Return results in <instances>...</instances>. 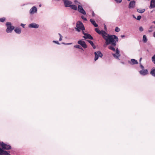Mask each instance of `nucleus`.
I'll return each mask as SVG.
<instances>
[{"label": "nucleus", "instance_id": "9", "mask_svg": "<svg viewBox=\"0 0 155 155\" xmlns=\"http://www.w3.org/2000/svg\"><path fill=\"white\" fill-rule=\"evenodd\" d=\"M78 10L79 12L83 14V15H85L86 14L85 11L83 9L81 6L80 5H78Z\"/></svg>", "mask_w": 155, "mask_h": 155}, {"label": "nucleus", "instance_id": "44", "mask_svg": "<svg viewBox=\"0 0 155 155\" xmlns=\"http://www.w3.org/2000/svg\"><path fill=\"white\" fill-rule=\"evenodd\" d=\"M153 37L155 38V31L153 33Z\"/></svg>", "mask_w": 155, "mask_h": 155}, {"label": "nucleus", "instance_id": "47", "mask_svg": "<svg viewBox=\"0 0 155 155\" xmlns=\"http://www.w3.org/2000/svg\"><path fill=\"white\" fill-rule=\"evenodd\" d=\"M6 155H11L10 154H9L8 153V154H6Z\"/></svg>", "mask_w": 155, "mask_h": 155}, {"label": "nucleus", "instance_id": "39", "mask_svg": "<svg viewBox=\"0 0 155 155\" xmlns=\"http://www.w3.org/2000/svg\"><path fill=\"white\" fill-rule=\"evenodd\" d=\"M74 2L76 4H77V3H79V2H78V1L77 0H75Z\"/></svg>", "mask_w": 155, "mask_h": 155}, {"label": "nucleus", "instance_id": "36", "mask_svg": "<svg viewBox=\"0 0 155 155\" xmlns=\"http://www.w3.org/2000/svg\"><path fill=\"white\" fill-rule=\"evenodd\" d=\"M53 42H54V43H55L58 45H59L60 44L59 43L58 41H53Z\"/></svg>", "mask_w": 155, "mask_h": 155}, {"label": "nucleus", "instance_id": "10", "mask_svg": "<svg viewBox=\"0 0 155 155\" xmlns=\"http://www.w3.org/2000/svg\"><path fill=\"white\" fill-rule=\"evenodd\" d=\"M28 27L30 28H38L39 27V25L35 23H32L28 25Z\"/></svg>", "mask_w": 155, "mask_h": 155}, {"label": "nucleus", "instance_id": "15", "mask_svg": "<svg viewBox=\"0 0 155 155\" xmlns=\"http://www.w3.org/2000/svg\"><path fill=\"white\" fill-rule=\"evenodd\" d=\"M135 5V2L134 1H133L130 2L129 5V8H133L134 7Z\"/></svg>", "mask_w": 155, "mask_h": 155}, {"label": "nucleus", "instance_id": "33", "mask_svg": "<svg viewBox=\"0 0 155 155\" xmlns=\"http://www.w3.org/2000/svg\"><path fill=\"white\" fill-rule=\"evenodd\" d=\"M140 67L142 69H144V67L143 66L142 64L141 63H140Z\"/></svg>", "mask_w": 155, "mask_h": 155}, {"label": "nucleus", "instance_id": "31", "mask_svg": "<svg viewBox=\"0 0 155 155\" xmlns=\"http://www.w3.org/2000/svg\"><path fill=\"white\" fill-rule=\"evenodd\" d=\"M139 30L140 31H142L143 30V28L142 27H139Z\"/></svg>", "mask_w": 155, "mask_h": 155}, {"label": "nucleus", "instance_id": "12", "mask_svg": "<svg viewBox=\"0 0 155 155\" xmlns=\"http://www.w3.org/2000/svg\"><path fill=\"white\" fill-rule=\"evenodd\" d=\"M65 6V7H69L70 5L72 4V3L71 1H69L68 0H63Z\"/></svg>", "mask_w": 155, "mask_h": 155}, {"label": "nucleus", "instance_id": "27", "mask_svg": "<svg viewBox=\"0 0 155 155\" xmlns=\"http://www.w3.org/2000/svg\"><path fill=\"white\" fill-rule=\"evenodd\" d=\"M115 31L116 32H119V31H120V29L118 27H116L115 28Z\"/></svg>", "mask_w": 155, "mask_h": 155}, {"label": "nucleus", "instance_id": "14", "mask_svg": "<svg viewBox=\"0 0 155 155\" xmlns=\"http://www.w3.org/2000/svg\"><path fill=\"white\" fill-rule=\"evenodd\" d=\"M83 37L86 39H89L91 40H92L93 39V37L92 36L90 35L89 34L87 33L86 34H85V35L83 36Z\"/></svg>", "mask_w": 155, "mask_h": 155}, {"label": "nucleus", "instance_id": "11", "mask_svg": "<svg viewBox=\"0 0 155 155\" xmlns=\"http://www.w3.org/2000/svg\"><path fill=\"white\" fill-rule=\"evenodd\" d=\"M78 43L81 45L84 48H86L87 46L84 41L82 40H79L78 41Z\"/></svg>", "mask_w": 155, "mask_h": 155}, {"label": "nucleus", "instance_id": "13", "mask_svg": "<svg viewBox=\"0 0 155 155\" xmlns=\"http://www.w3.org/2000/svg\"><path fill=\"white\" fill-rule=\"evenodd\" d=\"M140 74L142 75H145L148 73V71L147 69H142L139 71Z\"/></svg>", "mask_w": 155, "mask_h": 155}, {"label": "nucleus", "instance_id": "18", "mask_svg": "<svg viewBox=\"0 0 155 155\" xmlns=\"http://www.w3.org/2000/svg\"><path fill=\"white\" fill-rule=\"evenodd\" d=\"M8 153L5 151L3 149L0 148V155L8 154Z\"/></svg>", "mask_w": 155, "mask_h": 155}, {"label": "nucleus", "instance_id": "5", "mask_svg": "<svg viewBox=\"0 0 155 155\" xmlns=\"http://www.w3.org/2000/svg\"><path fill=\"white\" fill-rule=\"evenodd\" d=\"M2 148L3 149L8 150L11 149V146L8 145L4 143L3 142H2L0 144Z\"/></svg>", "mask_w": 155, "mask_h": 155}, {"label": "nucleus", "instance_id": "1", "mask_svg": "<svg viewBox=\"0 0 155 155\" xmlns=\"http://www.w3.org/2000/svg\"><path fill=\"white\" fill-rule=\"evenodd\" d=\"M95 31L99 34L101 35L104 39L105 40V44L104 45V47H106L110 42H112L113 44H114L113 43L114 38L117 39L115 35H110L104 31H100L97 28H95Z\"/></svg>", "mask_w": 155, "mask_h": 155}, {"label": "nucleus", "instance_id": "28", "mask_svg": "<svg viewBox=\"0 0 155 155\" xmlns=\"http://www.w3.org/2000/svg\"><path fill=\"white\" fill-rule=\"evenodd\" d=\"M5 18H0V21L2 22H3L5 21Z\"/></svg>", "mask_w": 155, "mask_h": 155}, {"label": "nucleus", "instance_id": "34", "mask_svg": "<svg viewBox=\"0 0 155 155\" xmlns=\"http://www.w3.org/2000/svg\"><path fill=\"white\" fill-rule=\"evenodd\" d=\"M81 18L84 21H87V19L86 18H85L84 16H81Z\"/></svg>", "mask_w": 155, "mask_h": 155}, {"label": "nucleus", "instance_id": "8", "mask_svg": "<svg viewBox=\"0 0 155 155\" xmlns=\"http://www.w3.org/2000/svg\"><path fill=\"white\" fill-rule=\"evenodd\" d=\"M113 56L116 59H119V57L120 56V52L118 48H116L115 54H112Z\"/></svg>", "mask_w": 155, "mask_h": 155}, {"label": "nucleus", "instance_id": "41", "mask_svg": "<svg viewBox=\"0 0 155 155\" xmlns=\"http://www.w3.org/2000/svg\"><path fill=\"white\" fill-rule=\"evenodd\" d=\"M82 33L83 34L85 35V34H86L87 33H84V30H82Z\"/></svg>", "mask_w": 155, "mask_h": 155}, {"label": "nucleus", "instance_id": "32", "mask_svg": "<svg viewBox=\"0 0 155 155\" xmlns=\"http://www.w3.org/2000/svg\"><path fill=\"white\" fill-rule=\"evenodd\" d=\"M116 2L117 3H120L122 1V0H115Z\"/></svg>", "mask_w": 155, "mask_h": 155}, {"label": "nucleus", "instance_id": "40", "mask_svg": "<svg viewBox=\"0 0 155 155\" xmlns=\"http://www.w3.org/2000/svg\"><path fill=\"white\" fill-rule=\"evenodd\" d=\"M104 29L105 30H106L107 29V27H106V26L105 25H104Z\"/></svg>", "mask_w": 155, "mask_h": 155}, {"label": "nucleus", "instance_id": "2", "mask_svg": "<svg viewBox=\"0 0 155 155\" xmlns=\"http://www.w3.org/2000/svg\"><path fill=\"white\" fill-rule=\"evenodd\" d=\"M116 37L117 39L115 38H114V42L113 43L114 44H113L112 42H110V43L107 45L110 44L111 45L109 46L108 48L109 49L113 51H116L115 48H114V47L116 45L117 42L118 41V39L117 37L116 36Z\"/></svg>", "mask_w": 155, "mask_h": 155}, {"label": "nucleus", "instance_id": "35", "mask_svg": "<svg viewBox=\"0 0 155 155\" xmlns=\"http://www.w3.org/2000/svg\"><path fill=\"white\" fill-rule=\"evenodd\" d=\"M75 29H76V30L78 32L80 31L81 30V29H80L79 28L77 27V28H75Z\"/></svg>", "mask_w": 155, "mask_h": 155}, {"label": "nucleus", "instance_id": "42", "mask_svg": "<svg viewBox=\"0 0 155 155\" xmlns=\"http://www.w3.org/2000/svg\"><path fill=\"white\" fill-rule=\"evenodd\" d=\"M94 15H95V14H94V12H93V13H92V16H94Z\"/></svg>", "mask_w": 155, "mask_h": 155}, {"label": "nucleus", "instance_id": "26", "mask_svg": "<svg viewBox=\"0 0 155 155\" xmlns=\"http://www.w3.org/2000/svg\"><path fill=\"white\" fill-rule=\"evenodd\" d=\"M74 47L77 48H79L80 49H81V50H82L83 51L84 50L83 48L79 45H74Z\"/></svg>", "mask_w": 155, "mask_h": 155}, {"label": "nucleus", "instance_id": "49", "mask_svg": "<svg viewBox=\"0 0 155 155\" xmlns=\"http://www.w3.org/2000/svg\"><path fill=\"white\" fill-rule=\"evenodd\" d=\"M39 6L40 7H41V5H39Z\"/></svg>", "mask_w": 155, "mask_h": 155}, {"label": "nucleus", "instance_id": "24", "mask_svg": "<svg viewBox=\"0 0 155 155\" xmlns=\"http://www.w3.org/2000/svg\"><path fill=\"white\" fill-rule=\"evenodd\" d=\"M87 41L94 48H95L96 47L94 45L92 41L90 40H87Z\"/></svg>", "mask_w": 155, "mask_h": 155}, {"label": "nucleus", "instance_id": "3", "mask_svg": "<svg viewBox=\"0 0 155 155\" xmlns=\"http://www.w3.org/2000/svg\"><path fill=\"white\" fill-rule=\"evenodd\" d=\"M6 25L7 27L6 31L7 33H11L12 30L14 29V26H12L11 23L7 22L6 24Z\"/></svg>", "mask_w": 155, "mask_h": 155}, {"label": "nucleus", "instance_id": "43", "mask_svg": "<svg viewBox=\"0 0 155 155\" xmlns=\"http://www.w3.org/2000/svg\"><path fill=\"white\" fill-rule=\"evenodd\" d=\"M142 59V58H141L140 59V60H139V61H140V63H141V60Z\"/></svg>", "mask_w": 155, "mask_h": 155}, {"label": "nucleus", "instance_id": "20", "mask_svg": "<svg viewBox=\"0 0 155 155\" xmlns=\"http://www.w3.org/2000/svg\"><path fill=\"white\" fill-rule=\"evenodd\" d=\"M90 21L91 23L95 27H97L98 26V25L96 23L95 21L92 19L90 20Z\"/></svg>", "mask_w": 155, "mask_h": 155}, {"label": "nucleus", "instance_id": "29", "mask_svg": "<svg viewBox=\"0 0 155 155\" xmlns=\"http://www.w3.org/2000/svg\"><path fill=\"white\" fill-rule=\"evenodd\" d=\"M58 35H59L60 37L59 39V41H61L62 40V38L63 37L60 34L58 33Z\"/></svg>", "mask_w": 155, "mask_h": 155}, {"label": "nucleus", "instance_id": "48", "mask_svg": "<svg viewBox=\"0 0 155 155\" xmlns=\"http://www.w3.org/2000/svg\"><path fill=\"white\" fill-rule=\"evenodd\" d=\"M153 22L155 24V21H153Z\"/></svg>", "mask_w": 155, "mask_h": 155}, {"label": "nucleus", "instance_id": "37", "mask_svg": "<svg viewBox=\"0 0 155 155\" xmlns=\"http://www.w3.org/2000/svg\"><path fill=\"white\" fill-rule=\"evenodd\" d=\"M63 44H65L66 45H70L72 44V43H62Z\"/></svg>", "mask_w": 155, "mask_h": 155}, {"label": "nucleus", "instance_id": "7", "mask_svg": "<svg viewBox=\"0 0 155 155\" xmlns=\"http://www.w3.org/2000/svg\"><path fill=\"white\" fill-rule=\"evenodd\" d=\"M37 12V9L35 6L32 7L29 10V13L31 15H33L36 13Z\"/></svg>", "mask_w": 155, "mask_h": 155}, {"label": "nucleus", "instance_id": "6", "mask_svg": "<svg viewBox=\"0 0 155 155\" xmlns=\"http://www.w3.org/2000/svg\"><path fill=\"white\" fill-rule=\"evenodd\" d=\"M95 58L94 60L96 61L97 60L99 57H101L103 56V54L100 51H97L94 53Z\"/></svg>", "mask_w": 155, "mask_h": 155}, {"label": "nucleus", "instance_id": "38", "mask_svg": "<svg viewBox=\"0 0 155 155\" xmlns=\"http://www.w3.org/2000/svg\"><path fill=\"white\" fill-rule=\"evenodd\" d=\"M21 25L22 26L23 28H24L25 25L23 24H21Z\"/></svg>", "mask_w": 155, "mask_h": 155}, {"label": "nucleus", "instance_id": "4", "mask_svg": "<svg viewBox=\"0 0 155 155\" xmlns=\"http://www.w3.org/2000/svg\"><path fill=\"white\" fill-rule=\"evenodd\" d=\"M76 27L82 30H85V28L83 23L80 21H78L76 24Z\"/></svg>", "mask_w": 155, "mask_h": 155}, {"label": "nucleus", "instance_id": "23", "mask_svg": "<svg viewBox=\"0 0 155 155\" xmlns=\"http://www.w3.org/2000/svg\"><path fill=\"white\" fill-rule=\"evenodd\" d=\"M137 11L139 13H142L144 12L145 9H138Z\"/></svg>", "mask_w": 155, "mask_h": 155}, {"label": "nucleus", "instance_id": "46", "mask_svg": "<svg viewBox=\"0 0 155 155\" xmlns=\"http://www.w3.org/2000/svg\"><path fill=\"white\" fill-rule=\"evenodd\" d=\"M133 17L134 18H136L134 16V15H133Z\"/></svg>", "mask_w": 155, "mask_h": 155}, {"label": "nucleus", "instance_id": "21", "mask_svg": "<svg viewBox=\"0 0 155 155\" xmlns=\"http://www.w3.org/2000/svg\"><path fill=\"white\" fill-rule=\"evenodd\" d=\"M150 74L152 76L155 77V69L152 68L151 70Z\"/></svg>", "mask_w": 155, "mask_h": 155}, {"label": "nucleus", "instance_id": "22", "mask_svg": "<svg viewBox=\"0 0 155 155\" xmlns=\"http://www.w3.org/2000/svg\"><path fill=\"white\" fill-rule=\"evenodd\" d=\"M69 7H70V8L71 9H72L73 10H76L77 9V7L75 5H70Z\"/></svg>", "mask_w": 155, "mask_h": 155}, {"label": "nucleus", "instance_id": "16", "mask_svg": "<svg viewBox=\"0 0 155 155\" xmlns=\"http://www.w3.org/2000/svg\"><path fill=\"white\" fill-rule=\"evenodd\" d=\"M129 63L132 65L137 64L138 63L137 60L134 59H131L130 60V61H129Z\"/></svg>", "mask_w": 155, "mask_h": 155}, {"label": "nucleus", "instance_id": "25", "mask_svg": "<svg viewBox=\"0 0 155 155\" xmlns=\"http://www.w3.org/2000/svg\"><path fill=\"white\" fill-rule=\"evenodd\" d=\"M143 39L144 42H146L147 41V39L145 35H143Z\"/></svg>", "mask_w": 155, "mask_h": 155}, {"label": "nucleus", "instance_id": "17", "mask_svg": "<svg viewBox=\"0 0 155 155\" xmlns=\"http://www.w3.org/2000/svg\"><path fill=\"white\" fill-rule=\"evenodd\" d=\"M155 7V0H152L151 1L150 8Z\"/></svg>", "mask_w": 155, "mask_h": 155}, {"label": "nucleus", "instance_id": "19", "mask_svg": "<svg viewBox=\"0 0 155 155\" xmlns=\"http://www.w3.org/2000/svg\"><path fill=\"white\" fill-rule=\"evenodd\" d=\"M15 32L17 34H20L21 32V29L20 28H16L14 30Z\"/></svg>", "mask_w": 155, "mask_h": 155}, {"label": "nucleus", "instance_id": "45", "mask_svg": "<svg viewBox=\"0 0 155 155\" xmlns=\"http://www.w3.org/2000/svg\"><path fill=\"white\" fill-rule=\"evenodd\" d=\"M125 37V36L124 35H121V37L122 38H124V37Z\"/></svg>", "mask_w": 155, "mask_h": 155}, {"label": "nucleus", "instance_id": "50", "mask_svg": "<svg viewBox=\"0 0 155 155\" xmlns=\"http://www.w3.org/2000/svg\"><path fill=\"white\" fill-rule=\"evenodd\" d=\"M128 1H130V0H127Z\"/></svg>", "mask_w": 155, "mask_h": 155}, {"label": "nucleus", "instance_id": "30", "mask_svg": "<svg viewBox=\"0 0 155 155\" xmlns=\"http://www.w3.org/2000/svg\"><path fill=\"white\" fill-rule=\"evenodd\" d=\"M141 16L138 15L137 16V18H136L138 20H140L141 18Z\"/></svg>", "mask_w": 155, "mask_h": 155}]
</instances>
